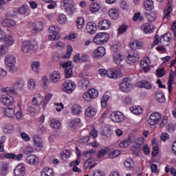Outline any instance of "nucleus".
Instances as JSON below:
<instances>
[{"instance_id":"f257e3e1","label":"nucleus","mask_w":176,"mask_h":176,"mask_svg":"<svg viewBox=\"0 0 176 176\" xmlns=\"http://www.w3.org/2000/svg\"><path fill=\"white\" fill-rule=\"evenodd\" d=\"M25 82L23 79L17 80L13 85V87H3L1 89L2 93H6L7 94H12L16 96L17 91H21L23 87H24Z\"/></svg>"},{"instance_id":"f03ea898","label":"nucleus","mask_w":176,"mask_h":176,"mask_svg":"<svg viewBox=\"0 0 176 176\" xmlns=\"http://www.w3.org/2000/svg\"><path fill=\"white\" fill-rule=\"evenodd\" d=\"M108 41H109V34L107 32L98 33L94 38V42L96 45H105Z\"/></svg>"},{"instance_id":"7ed1b4c3","label":"nucleus","mask_w":176,"mask_h":176,"mask_svg":"<svg viewBox=\"0 0 176 176\" xmlns=\"http://www.w3.org/2000/svg\"><path fill=\"white\" fill-rule=\"evenodd\" d=\"M113 54V60L115 64H120L122 63V54H120V46L114 45L111 47Z\"/></svg>"},{"instance_id":"20e7f679","label":"nucleus","mask_w":176,"mask_h":176,"mask_svg":"<svg viewBox=\"0 0 176 176\" xmlns=\"http://www.w3.org/2000/svg\"><path fill=\"white\" fill-rule=\"evenodd\" d=\"M61 4L68 14H74L75 13L76 9L75 8L73 0H63L61 1Z\"/></svg>"},{"instance_id":"39448f33","label":"nucleus","mask_w":176,"mask_h":176,"mask_svg":"<svg viewBox=\"0 0 176 176\" xmlns=\"http://www.w3.org/2000/svg\"><path fill=\"white\" fill-rule=\"evenodd\" d=\"M5 63L11 72L16 71V58L13 55H7L5 58Z\"/></svg>"},{"instance_id":"423d86ee","label":"nucleus","mask_w":176,"mask_h":176,"mask_svg":"<svg viewBox=\"0 0 176 176\" xmlns=\"http://www.w3.org/2000/svg\"><path fill=\"white\" fill-rule=\"evenodd\" d=\"M82 155L85 156V157H89V159L85 161L84 164L85 167H89V165L91 164V163L94 162V158L93 156L96 155V149L92 148L89 151H86L82 153Z\"/></svg>"},{"instance_id":"0eeeda50","label":"nucleus","mask_w":176,"mask_h":176,"mask_svg":"<svg viewBox=\"0 0 176 176\" xmlns=\"http://www.w3.org/2000/svg\"><path fill=\"white\" fill-rule=\"evenodd\" d=\"M76 87V85L71 80H66L62 85L63 90L68 93V94H71L75 90Z\"/></svg>"},{"instance_id":"6e6552de","label":"nucleus","mask_w":176,"mask_h":176,"mask_svg":"<svg viewBox=\"0 0 176 176\" xmlns=\"http://www.w3.org/2000/svg\"><path fill=\"white\" fill-rule=\"evenodd\" d=\"M97 97H98V91L94 88L90 89L83 94V98L85 101H91V100H94Z\"/></svg>"},{"instance_id":"1a4fd4ad","label":"nucleus","mask_w":176,"mask_h":176,"mask_svg":"<svg viewBox=\"0 0 176 176\" xmlns=\"http://www.w3.org/2000/svg\"><path fill=\"white\" fill-rule=\"evenodd\" d=\"M0 102L6 107H10L14 103V98L12 96L3 94L0 97Z\"/></svg>"},{"instance_id":"9d476101","label":"nucleus","mask_w":176,"mask_h":176,"mask_svg":"<svg viewBox=\"0 0 176 176\" xmlns=\"http://www.w3.org/2000/svg\"><path fill=\"white\" fill-rule=\"evenodd\" d=\"M3 25L4 27H14L16 25V21L13 20V15L10 12H7L5 14V18L3 19Z\"/></svg>"},{"instance_id":"9b49d317","label":"nucleus","mask_w":176,"mask_h":176,"mask_svg":"<svg viewBox=\"0 0 176 176\" xmlns=\"http://www.w3.org/2000/svg\"><path fill=\"white\" fill-rule=\"evenodd\" d=\"M128 63L129 64H133L137 63L138 60H140V55L138 54V52L135 51V50H131L128 52V56H127Z\"/></svg>"},{"instance_id":"f8f14e48","label":"nucleus","mask_w":176,"mask_h":176,"mask_svg":"<svg viewBox=\"0 0 176 176\" xmlns=\"http://www.w3.org/2000/svg\"><path fill=\"white\" fill-rule=\"evenodd\" d=\"M48 32L50 34H52L49 36L50 39L52 41H58V39H60V34H58L60 28H56L55 26H51L48 29Z\"/></svg>"},{"instance_id":"ddd939ff","label":"nucleus","mask_w":176,"mask_h":176,"mask_svg":"<svg viewBox=\"0 0 176 176\" xmlns=\"http://www.w3.org/2000/svg\"><path fill=\"white\" fill-rule=\"evenodd\" d=\"M162 119V114L159 112L153 113L148 119V124L151 126H155V124L159 123V121Z\"/></svg>"},{"instance_id":"4468645a","label":"nucleus","mask_w":176,"mask_h":176,"mask_svg":"<svg viewBox=\"0 0 176 176\" xmlns=\"http://www.w3.org/2000/svg\"><path fill=\"white\" fill-rule=\"evenodd\" d=\"M34 146L36 151H41L43 148V140L38 134L33 135Z\"/></svg>"},{"instance_id":"2eb2a0df","label":"nucleus","mask_w":176,"mask_h":176,"mask_svg":"<svg viewBox=\"0 0 176 176\" xmlns=\"http://www.w3.org/2000/svg\"><path fill=\"white\" fill-rule=\"evenodd\" d=\"M111 119L116 123H121L124 121V115L120 111L113 112L111 114Z\"/></svg>"},{"instance_id":"dca6fc26","label":"nucleus","mask_w":176,"mask_h":176,"mask_svg":"<svg viewBox=\"0 0 176 176\" xmlns=\"http://www.w3.org/2000/svg\"><path fill=\"white\" fill-rule=\"evenodd\" d=\"M25 171L26 169L24 164H19L14 169V174L15 176H25Z\"/></svg>"},{"instance_id":"f3484780","label":"nucleus","mask_w":176,"mask_h":176,"mask_svg":"<svg viewBox=\"0 0 176 176\" xmlns=\"http://www.w3.org/2000/svg\"><path fill=\"white\" fill-rule=\"evenodd\" d=\"M25 162L29 166H36L39 163V157L34 154H30L27 156Z\"/></svg>"},{"instance_id":"a211bd4d","label":"nucleus","mask_w":176,"mask_h":176,"mask_svg":"<svg viewBox=\"0 0 176 176\" xmlns=\"http://www.w3.org/2000/svg\"><path fill=\"white\" fill-rule=\"evenodd\" d=\"M144 138L136 139L133 142V146L131 147V151H133V152L141 151V148L144 145Z\"/></svg>"},{"instance_id":"6ab92c4d","label":"nucleus","mask_w":176,"mask_h":176,"mask_svg":"<svg viewBox=\"0 0 176 176\" xmlns=\"http://www.w3.org/2000/svg\"><path fill=\"white\" fill-rule=\"evenodd\" d=\"M129 78H124L122 80V82L119 85L120 90L121 91L127 93L129 89H130V82H129Z\"/></svg>"},{"instance_id":"aec40b11","label":"nucleus","mask_w":176,"mask_h":176,"mask_svg":"<svg viewBox=\"0 0 176 176\" xmlns=\"http://www.w3.org/2000/svg\"><path fill=\"white\" fill-rule=\"evenodd\" d=\"M106 51L104 47H99L95 49L93 54V57L94 58H101L105 55Z\"/></svg>"},{"instance_id":"412c9836","label":"nucleus","mask_w":176,"mask_h":176,"mask_svg":"<svg viewBox=\"0 0 176 176\" xmlns=\"http://www.w3.org/2000/svg\"><path fill=\"white\" fill-rule=\"evenodd\" d=\"M134 141V137L133 136H129L127 140H122L120 142H118V144L119 145L120 148H129L130 146V144H132Z\"/></svg>"},{"instance_id":"4be33fe9","label":"nucleus","mask_w":176,"mask_h":176,"mask_svg":"<svg viewBox=\"0 0 176 176\" xmlns=\"http://www.w3.org/2000/svg\"><path fill=\"white\" fill-rule=\"evenodd\" d=\"M32 49H34V45L31 43V41H25L23 43L22 51L23 53H30Z\"/></svg>"},{"instance_id":"5701e85b","label":"nucleus","mask_w":176,"mask_h":176,"mask_svg":"<svg viewBox=\"0 0 176 176\" xmlns=\"http://www.w3.org/2000/svg\"><path fill=\"white\" fill-rule=\"evenodd\" d=\"M111 28V21L107 19L100 21L98 23L99 30H109Z\"/></svg>"},{"instance_id":"b1692460","label":"nucleus","mask_w":176,"mask_h":176,"mask_svg":"<svg viewBox=\"0 0 176 176\" xmlns=\"http://www.w3.org/2000/svg\"><path fill=\"white\" fill-rule=\"evenodd\" d=\"M140 29L142 31H144L145 34H151L154 31L153 25L146 23L142 25Z\"/></svg>"},{"instance_id":"393cba45","label":"nucleus","mask_w":176,"mask_h":176,"mask_svg":"<svg viewBox=\"0 0 176 176\" xmlns=\"http://www.w3.org/2000/svg\"><path fill=\"white\" fill-rule=\"evenodd\" d=\"M43 29V23L36 22L32 24V34H36L39 32V31H42Z\"/></svg>"},{"instance_id":"a878e982","label":"nucleus","mask_w":176,"mask_h":176,"mask_svg":"<svg viewBox=\"0 0 176 176\" xmlns=\"http://www.w3.org/2000/svg\"><path fill=\"white\" fill-rule=\"evenodd\" d=\"M42 102H43V96H42V95L38 94L35 95L33 97L32 104L35 107H38V106L41 105V104H42Z\"/></svg>"},{"instance_id":"bb28decb","label":"nucleus","mask_w":176,"mask_h":176,"mask_svg":"<svg viewBox=\"0 0 176 176\" xmlns=\"http://www.w3.org/2000/svg\"><path fill=\"white\" fill-rule=\"evenodd\" d=\"M124 166L128 171H131V170H134V161L131 158H127L124 162Z\"/></svg>"},{"instance_id":"cd10ccee","label":"nucleus","mask_w":176,"mask_h":176,"mask_svg":"<svg viewBox=\"0 0 176 176\" xmlns=\"http://www.w3.org/2000/svg\"><path fill=\"white\" fill-rule=\"evenodd\" d=\"M86 30L89 34H96L97 32V25L92 22H89L86 26Z\"/></svg>"},{"instance_id":"c85d7f7f","label":"nucleus","mask_w":176,"mask_h":176,"mask_svg":"<svg viewBox=\"0 0 176 176\" xmlns=\"http://www.w3.org/2000/svg\"><path fill=\"white\" fill-rule=\"evenodd\" d=\"M61 79V74L58 72H54L52 73L50 76V82L52 83H57V82H60Z\"/></svg>"},{"instance_id":"c756f323","label":"nucleus","mask_w":176,"mask_h":176,"mask_svg":"<svg viewBox=\"0 0 176 176\" xmlns=\"http://www.w3.org/2000/svg\"><path fill=\"white\" fill-rule=\"evenodd\" d=\"M137 85L139 86V87H144L147 90L152 89V84H151V82L146 81V80H142L141 81L138 82Z\"/></svg>"},{"instance_id":"7c9ffc66","label":"nucleus","mask_w":176,"mask_h":176,"mask_svg":"<svg viewBox=\"0 0 176 176\" xmlns=\"http://www.w3.org/2000/svg\"><path fill=\"white\" fill-rule=\"evenodd\" d=\"M96 115H97V109L96 107H89L85 111V116H88V118H93Z\"/></svg>"},{"instance_id":"2f4dec72","label":"nucleus","mask_w":176,"mask_h":176,"mask_svg":"<svg viewBox=\"0 0 176 176\" xmlns=\"http://www.w3.org/2000/svg\"><path fill=\"white\" fill-rule=\"evenodd\" d=\"M119 71H116L113 69H109L107 72L108 78L110 79H118L119 78Z\"/></svg>"},{"instance_id":"473e14b6","label":"nucleus","mask_w":176,"mask_h":176,"mask_svg":"<svg viewBox=\"0 0 176 176\" xmlns=\"http://www.w3.org/2000/svg\"><path fill=\"white\" fill-rule=\"evenodd\" d=\"M41 176H54V171L52 168L45 167L41 170Z\"/></svg>"},{"instance_id":"72a5a7b5","label":"nucleus","mask_w":176,"mask_h":176,"mask_svg":"<svg viewBox=\"0 0 176 176\" xmlns=\"http://www.w3.org/2000/svg\"><path fill=\"white\" fill-rule=\"evenodd\" d=\"M109 15L111 19L113 20H116L119 19V11L116 8H111L109 10Z\"/></svg>"},{"instance_id":"f704fd0d","label":"nucleus","mask_w":176,"mask_h":176,"mask_svg":"<svg viewBox=\"0 0 176 176\" xmlns=\"http://www.w3.org/2000/svg\"><path fill=\"white\" fill-rule=\"evenodd\" d=\"M149 58H146L144 60H142L140 63V67L144 69V72H149Z\"/></svg>"},{"instance_id":"c9c22d12","label":"nucleus","mask_w":176,"mask_h":176,"mask_svg":"<svg viewBox=\"0 0 176 176\" xmlns=\"http://www.w3.org/2000/svg\"><path fill=\"white\" fill-rule=\"evenodd\" d=\"M152 145H153V148H152V156L153 157H155L157 155H159V147L157 146V144H156V140L153 139L152 141Z\"/></svg>"},{"instance_id":"e433bc0d","label":"nucleus","mask_w":176,"mask_h":176,"mask_svg":"<svg viewBox=\"0 0 176 176\" xmlns=\"http://www.w3.org/2000/svg\"><path fill=\"white\" fill-rule=\"evenodd\" d=\"M72 153H71V151L68 149L63 150L60 153V157L62 160H67V159H69L71 157V155Z\"/></svg>"},{"instance_id":"4c0bfd02","label":"nucleus","mask_w":176,"mask_h":176,"mask_svg":"<svg viewBox=\"0 0 176 176\" xmlns=\"http://www.w3.org/2000/svg\"><path fill=\"white\" fill-rule=\"evenodd\" d=\"M171 12H173V8L171 6H168V7L164 10V21L165 20V21H168V17H170V14Z\"/></svg>"},{"instance_id":"58836bf2","label":"nucleus","mask_w":176,"mask_h":176,"mask_svg":"<svg viewBox=\"0 0 176 176\" xmlns=\"http://www.w3.org/2000/svg\"><path fill=\"white\" fill-rule=\"evenodd\" d=\"M76 25L78 30H82L85 25V18L83 16H78L76 21Z\"/></svg>"},{"instance_id":"ea45409f","label":"nucleus","mask_w":176,"mask_h":176,"mask_svg":"<svg viewBox=\"0 0 176 176\" xmlns=\"http://www.w3.org/2000/svg\"><path fill=\"white\" fill-rule=\"evenodd\" d=\"M50 126L55 130H58L61 127V123L56 119H52L50 121Z\"/></svg>"},{"instance_id":"a19ab883","label":"nucleus","mask_w":176,"mask_h":176,"mask_svg":"<svg viewBox=\"0 0 176 176\" xmlns=\"http://www.w3.org/2000/svg\"><path fill=\"white\" fill-rule=\"evenodd\" d=\"M80 124V119L79 118H75L73 120H71L69 123V127L72 129H74V130H76L78 129V126Z\"/></svg>"},{"instance_id":"79ce46f5","label":"nucleus","mask_w":176,"mask_h":176,"mask_svg":"<svg viewBox=\"0 0 176 176\" xmlns=\"http://www.w3.org/2000/svg\"><path fill=\"white\" fill-rule=\"evenodd\" d=\"M155 98L158 102H164V101H166V97L162 91H158L156 92Z\"/></svg>"},{"instance_id":"37998d69","label":"nucleus","mask_w":176,"mask_h":176,"mask_svg":"<svg viewBox=\"0 0 176 176\" xmlns=\"http://www.w3.org/2000/svg\"><path fill=\"white\" fill-rule=\"evenodd\" d=\"M144 8L147 12H151L152 9H153V1L152 0H145L144 3Z\"/></svg>"},{"instance_id":"c03bdc74","label":"nucleus","mask_w":176,"mask_h":176,"mask_svg":"<svg viewBox=\"0 0 176 176\" xmlns=\"http://www.w3.org/2000/svg\"><path fill=\"white\" fill-rule=\"evenodd\" d=\"M4 113L8 118H14L15 111L12 108L7 107L4 110Z\"/></svg>"},{"instance_id":"a18cd8bd","label":"nucleus","mask_w":176,"mask_h":176,"mask_svg":"<svg viewBox=\"0 0 176 176\" xmlns=\"http://www.w3.org/2000/svg\"><path fill=\"white\" fill-rule=\"evenodd\" d=\"M131 111L134 115H141L142 113H144V109L140 106L132 107L131 108Z\"/></svg>"},{"instance_id":"49530a36","label":"nucleus","mask_w":176,"mask_h":176,"mask_svg":"<svg viewBox=\"0 0 176 176\" xmlns=\"http://www.w3.org/2000/svg\"><path fill=\"white\" fill-rule=\"evenodd\" d=\"M4 43L6 46H12L14 43V39L11 36H7L4 38Z\"/></svg>"},{"instance_id":"de8ad7c7","label":"nucleus","mask_w":176,"mask_h":176,"mask_svg":"<svg viewBox=\"0 0 176 176\" xmlns=\"http://www.w3.org/2000/svg\"><path fill=\"white\" fill-rule=\"evenodd\" d=\"M72 113L74 115H80V112H82V107L78 104H74L72 109Z\"/></svg>"},{"instance_id":"09e8293b","label":"nucleus","mask_w":176,"mask_h":176,"mask_svg":"<svg viewBox=\"0 0 176 176\" xmlns=\"http://www.w3.org/2000/svg\"><path fill=\"white\" fill-rule=\"evenodd\" d=\"M28 89L32 91L35 90V89H36V82L34 79H30L28 82Z\"/></svg>"},{"instance_id":"8fccbe9b","label":"nucleus","mask_w":176,"mask_h":176,"mask_svg":"<svg viewBox=\"0 0 176 176\" xmlns=\"http://www.w3.org/2000/svg\"><path fill=\"white\" fill-rule=\"evenodd\" d=\"M89 80L87 78H82L79 82L78 85L80 86L82 89H87V87L89 86Z\"/></svg>"},{"instance_id":"3c124183","label":"nucleus","mask_w":176,"mask_h":176,"mask_svg":"<svg viewBox=\"0 0 176 176\" xmlns=\"http://www.w3.org/2000/svg\"><path fill=\"white\" fill-rule=\"evenodd\" d=\"M109 152V148L104 147V148H102L98 153L97 157L100 159L101 157H104L107 153Z\"/></svg>"},{"instance_id":"603ef678","label":"nucleus","mask_w":176,"mask_h":176,"mask_svg":"<svg viewBox=\"0 0 176 176\" xmlns=\"http://www.w3.org/2000/svg\"><path fill=\"white\" fill-rule=\"evenodd\" d=\"M23 152L24 155H30V153H34V147L31 145H28L24 147Z\"/></svg>"},{"instance_id":"864d4df0","label":"nucleus","mask_w":176,"mask_h":176,"mask_svg":"<svg viewBox=\"0 0 176 176\" xmlns=\"http://www.w3.org/2000/svg\"><path fill=\"white\" fill-rule=\"evenodd\" d=\"M27 10H28V6L25 4L23 5L17 9V12L20 14H25L27 13Z\"/></svg>"},{"instance_id":"5fc2aeb1","label":"nucleus","mask_w":176,"mask_h":176,"mask_svg":"<svg viewBox=\"0 0 176 176\" xmlns=\"http://www.w3.org/2000/svg\"><path fill=\"white\" fill-rule=\"evenodd\" d=\"M90 10L92 13H96V12H98L100 10V5L97 3H94L90 6Z\"/></svg>"},{"instance_id":"6e6d98bb","label":"nucleus","mask_w":176,"mask_h":176,"mask_svg":"<svg viewBox=\"0 0 176 176\" xmlns=\"http://www.w3.org/2000/svg\"><path fill=\"white\" fill-rule=\"evenodd\" d=\"M52 99V94H48L45 96L44 102L43 104V108L45 109L46 108V105L49 103V101Z\"/></svg>"},{"instance_id":"4d7b16f0","label":"nucleus","mask_w":176,"mask_h":176,"mask_svg":"<svg viewBox=\"0 0 176 176\" xmlns=\"http://www.w3.org/2000/svg\"><path fill=\"white\" fill-rule=\"evenodd\" d=\"M58 22L59 24H65L67 22V16L64 14H59Z\"/></svg>"},{"instance_id":"13d9d810","label":"nucleus","mask_w":176,"mask_h":176,"mask_svg":"<svg viewBox=\"0 0 176 176\" xmlns=\"http://www.w3.org/2000/svg\"><path fill=\"white\" fill-rule=\"evenodd\" d=\"M91 174L93 176H105V173L103 170L99 169H95L92 170Z\"/></svg>"},{"instance_id":"bf43d9fd","label":"nucleus","mask_w":176,"mask_h":176,"mask_svg":"<svg viewBox=\"0 0 176 176\" xmlns=\"http://www.w3.org/2000/svg\"><path fill=\"white\" fill-rule=\"evenodd\" d=\"M146 16L148 21H149L150 23H152L155 21V20H156V15H155V14L153 13H146Z\"/></svg>"},{"instance_id":"052dcab7","label":"nucleus","mask_w":176,"mask_h":176,"mask_svg":"<svg viewBox=\"0 0 176 176\" xmlns=\"http://www.w3.org/2000/svg\"><path fill=\"white\" fill-rule=\"evenodd\" d=\"M119 155H120V151L114 150L109 154V157L110 159H113L115 157H118V156H119Z\"/></svg>"},{"instance_id":"680f3d73","label":"nucleus","mask_w":176,"mask_h":176,"mask_svg":"<svg viewBox=\"0 0 176 176\" xmlns=\"http://www.w3.org/2000/svg\"><path fill=\"white\" fill-rule=\"evenodd\" d=\"M151 170L152 173H153V174H155V175H159V173L160 172L159 168H157V165L155 164H152L151 165Z\"/></svg>"},{"instance_id":"e2e57ef3","label":"nucleus","mask_w":176,"mask_h":176,"mask_svg":"<svg viewBox=\"0 0 176 176\" xmlns=\"http://www.w3.org/2000/svg\"><path fill=\"white\" fill-rule=\"evenodd\" d=\"M170 34H165L160 37V43H163V42H170Z\"/></svg>"},{"instance_id":"0e129e2a","label":"nucleus","mask_w":176,"mask_h":176,"mask_svg":"<svg viewBox=\"0 0 176 176\" xmlns=\"http://www.w3.org/2000/svg\"><path fill=\"white\" fill-rule=\"evenodd\" d=\"M32 69L34 72H36L38 74V72H39V62H33L32 64Z\"/></svg>"},{"instance_id":"69168bd1","label":"nucleus","mask_w":176,"mask_h":176,"mask_svg":"<svg viewBox=\"0 0 176 176\" xmlns=\"http://www.w3.org/2000/svg\"><path fill=\"white\" fill-rule=\"evenodd\" d=\"M6 141V137L5 136L0 137V152H3L4 151L3 144H5Z\"/></svg>"},{"instance_id":"338daca9","label":"nucleus","mask_w":176,"mask_h":176,"mask_svg":"<svg viewBox=\"0 0 176 176\" xmlns=\"http://www.w3.org/2000/svg\"><path fill=\"white\" fill-rule=\"evenodd\" d=\"M72 67H69L68 69H65V78H71L72 76Z\"/></svg>"},{"instance_id":"774afa93","label":"nucleus","mask_w":176,"mask_h":176,"mask_svg":"<svg viewBox=\"0 0 176 176\" xmlns=\"http://www.w3.org/2000/svg\"><path fill=\"white\" fill-rule=\"evenodd\" d=\"M164 75H166V71H164V68L157 69V76L158 78H162V76H164Z\"/></svg>"}]
</instances>
